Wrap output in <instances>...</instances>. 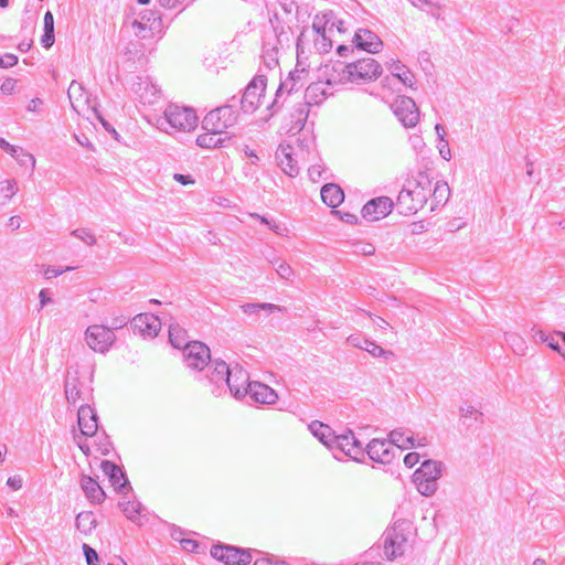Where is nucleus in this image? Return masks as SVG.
Returning a JSON list of instances; mask_svg holds the SVG:
<instances>
[{"label": "nucleus", "mask_w": 565, "mask_h": 565, "mask_svg": "<svg viewBox=\"0 0 565 565\" xmlns=\"http://www.w3.org/2000/svg\"><path fill=\"white\" fill-rule=\"evenodd\" d=\"M341 83H359L375 81L382 74L381 64L372 57L360 58L352 63L338 62L333 65Z\"/></svg>", "instance_id": "nucleus-1"}, {"label": "nucleus", "mask_w": 565, "mask_h": 565, "mask_svg": "<svg viewBox=\"0 0 565 565\" xmlns=\"http://www.w3.org/2000/svg\"><path fill=\"white\" fill-rule=\"evenodd\" d=\"M237 106V96H232L227 104L220 106L205 115L202 120V128L206 131L220 130L223 132L225 129L234 126L238 118Z\"/></svg>", "instance_id": "nucleus-2"}, {"label": "nucleus", "mask_w": 565, "mask_h": 565, "mask_svg": "<svg viewBox=\"0 0 565 565\" xmlns=\"http://www.w3.org/2000/svg\"><path fill=\"white\" fill-rule=\"evenodd\" d=\"M444 463L441 461L427 459L422 462L413 475V481L418 492L425 497L433 495L438 488V479L441 477Z\"/></svg>", "instance_id": "nucleus-3"}, {"label": "nucleus", "mask_w": 565, "mask_h": 565, "mask_svg": "<svg viewBox=\"0 0 565 565\" xmlns=\"http://www.w3.org/2000/svg\"><path fill=\"white\" fill-rule=\"evenodd\" d=\"M412 182H408V186H404L397 196L396 205L399 214L413 215L424 207L430 194V189L426 188H411Z\"/></svg>", "instance_id": "nucleus-4"}, {"label": "nucleus", "mask_w": 565, "mask_h": 565, "mask_svg": "<svg viewBox=\"0 0 565 565\" xmlns=\"http://www.w3.org/2000/svg\"><path fill=\"white\" fill-rule=\"evenodd\" d=\"M253 552L262 554V552L257 550L224 543H217L211 547V556L225 565H247L253 559Z\"/></svg>", "instance_id": "nucleus-5"}, {"label": "nucleus", "mask_w": 565, "mask_h": 565, "mask_svg": "<svg viewBox=\"0 0 565 565\" xmlns=\"http://www.w3.org/2000/svg\"><path fill=\"white\" fill-rule=\"evenodd\" d=\"M267 86V77L265 75H256L247 84L241 97H237L238 105L245 114H253L260 104V99L265 96Z\"/></svg>", "instance_id": "nucleus-6"}, {"label": "nucleus", "mask_w": 565, "mask_h": 565, "mask_svg": "<svg viewBox=\"0 0 565 565\" xmlns=\"http://www.w3.org/2000/svg\"><path fill=\"white\" fill-rule=\"evenodd\" d=\"M163 114L170 127L180 131H190L198 125V116L190 107L170 104Z\"/></svg>", "instance_id": "nucleus-7"}, {"label": "nucleus", "mask_w": 565, "mask_h": 565, "mask_svg": "<svg viewBox=\"0 0 565 565\" xmlns=\"http://www.w3.org/2000/svg\"><path fill=\"white\" fill-rule=\"evenodd\" d=\"M85 339L92 350L106 353L114 344L116 335L104 324H93L86 329Z\"/></svg>", "instance_id": "nucleus-8"}, {"label": "nucleus", "mask_w": 565, "mask_h": 565, "mask_svg": "<svg viewBox=\"0 0 565 565\" xmlns=\"http://www.w3.org/2000/svg\"><path fill=\"white\" fill-rule=\"evenodd\" d=\"M183 355L186 366L196 371H202L212 362L209 347L200 341H193L186 345Z\"/></svg>", "instance_id": "nucleus-9"}, {"label": "nucleus", "mask_w": 565, "mask_h": 565, "mask_svg": "<svg viewBox=\"0 0 565 565\" xmlns=\"http://www.w3.org/2000/svg\"><path fill=\"white\" fill-rule=\"evenodd\" d=\"M392 109L404 127H415L419 120V109L413 98L407 96L398 97Z\"/></svg>", "instance_id": "nucleus-10"}, {"label": "nucleus", "mask_w": 565, "mask_h": 565, "mask_svg": "<svg viewBox=\"0 0 565 565\" xmlns=\"http://www.w3.org/2000/svg\"><path fill=\"white\" fill-rule=\"evenodd\" d=\"M405 522L395 524L391 530L384 533V553L388 559H394L404 553V545L407 542V536L404 534L403 525Z\"/></svg>", "instance_id": "nucleus-11"}, {"label": "nucleus", "mask_w": 565, "mask_h": 565, "mask_svg": "<svg viewBox=\"0 0 565 565\" xmlns=\"http://www.w3.org/2000/svg\"><path fill=\"white\" fill-rule=\"evenodd\" d=\"M93 390L86 385L79 377L77 369H70L64 382V392L68 404L75 405L78 401L85 399V394Z\"/></svg>", "instance_id": "nucleus-12"}, {"label": "nucleus", "mask_w": 565, "mask_h": 565, "mask_svg": "<svg viewBox=\"0 0 565 565\" xmlns=\"http://www.w3.org/2000/svg\"><path fill=\"white\" fill-rule=\"evenodd\" d=\"M131 90L143 105L154 104L161 94L159 86L149 76H136L131 84Z\"/></svg>", "instance_id": "nucleus-13"}, {"label": "nucleus", "mask_w": 565, "mask_h": 565, "mask_svg": "<svg viewBox=\"0 0 565 565\" xmlns=\"http://www.w3.org/2000/svg\"><path fill=\"white\" fill-rule=\"evenodd\" d=\"M248 383L253 382L249 381V373L246 370H244L238 364L231 367L226 377L225 385L236 399H241L247 396Z\"/></svg>", "instance_id": "nucleus-14"}, {"label": "nucleus", "mask_w": 565, "mask_h": 565, "mask_svg": "<svg viewBox=\"0 0 565 565\" xmlns=\"http://www.w3.org/2000/svg\"><path fill=\"white\" fill-rule=\"evenodd\" d=\"M100 467L117 493L125 495L129 491H132L130 482L121 467L110 460H103Z\"/></svg>", "instance_id": "nucleus-15"}, {"label": "nucleus", "mask_w": 565, "mask_h": 565, "mask_svg": "<svg viewBox=\"0 0 565 565\" xmlns=\"http://www.w3.org/2000/svg\"><path fill=\"white\" fill-rule=\"evenodd\" d=\"M394 207V202L388 196L371 199L361 210L362 217L367 221H379L387 216Z\"/></svg>", "instance_id": "nucleus-16"}, {"label": "nucleus", "mask_w": 565, "mask_h": 565, "mask_svg": "<svg viewBox=\"0 0 565 565\" xmlns=\"http://www.w3.org/2000/svg\"><path fill=\"white\" fill-rule=\"evenodd\" d=\"M134 333L142 337H156L161 329V321L152 313H139L130 320Z\"/></svg>", "instance_id": "nucleus-17"}, {"label": "nucleus", "mask_w": 565, "mask_h": 565, "mask_svg": "<svg viewBox=\"0 0 565 565\" xmlns=\"http://www.w3.org/2000/svg\"><path fill=\"white\" fill-rule=\"evenodd\" d=\"M367 457L377 463H391L395 457L394 447L386 439H372L365 447Z\"/></svg>", "instance_id": "nucleus-18"}, {"label": "nucleus", "mask_w": 565, "mask_h": 565, "mask_svg": "<svg viewBox=\"0 0 565 565\" xmlns=\"http://www.w3.org/2000/svg\"><path fill=\"white\" fill-rule=\"evenodd\" d=\"M132 28L138 30L141 38H147L142 32L148 30L152 33H160L163 30L162 18L158 11L143 10L139 13V19L134 20Z\"/></svg>", "instance_id": "nucleus-19"}, {"label": "nucleus", "mask_w": 565, "mask_h": 565, "mask_svg": "<svg viewBox=\"0 0 565 565\" xmlns=\"http://www.w3.org/2000/svg\"><path fill=\"white\" fill-rule=\"evenodd\" d=\"M354 47L371 54L380 52L383 42L380 36L369 29H359L353 36Z\"/></svg>", "instance_id": "nucleus-20"}, {"label": "nucleus", "mask_w": 565, "mask_h": 565, "mask_svg": "<svg viewBox=\"0 0 565 565\" xmlns=\"http://www.w3.org/2000/svg\"><path fill=\"white\" fill-rule=\"evenodd\" d=\"M247 395L254 403L273 405L278 399V394L267 384L253 382L247 385Z\"/></svg>", "instance_id": "nucleus-21"}, {"label": "nucleus", "mask_w": 565, "mask_h": 565, "mask_svg": "<svg viewBox=\"0 0 565 565\" xmlns=\"http://www.w3.org/2000/svg\"><path fill=\"white\" fill-rule=\"evenodd\" d=\"M77 423L83 436L90 437L97 433L98 416L89 405H82L78 408Z\"/></svg>", "instance_id": "nucleus-22"}, {"label": "nucleus", "mask_w": 565, "mask_h": 565, "mask_svg": "<svg viewBox=\"0 0 565 565\" xmlns=\"http://www.w3.org/2000/svg\"><path fill=\"white\" fill-rule=\"evenodd\" d=\"M275 158L278 167L290 178L299 174L297 161L292 158V147L280 143L276 150Z\"/></svg>", "instance_id": "nucleus-23"}, {"label": "nucleus", "mask_w": 565, "mask_h": 565, "mask_svg": "<svg viewBox=\"0 0 565 565\" xmlns=\"http://www.w3.org/2000/svg\"><path fill=\"white\" fill-rule=\"evenodd\" d=\"M79 483L85 497L90 503L100 504L105 501L106 493L96 479L87 475H82Z\"/></svg>", "instance_id": "nucleus-24"}, {"label": "nucleus", "mask_w": 565, "mask_h": 565, "mask_svg": "<svg viewBox=\"0 0 565 565\" xmlns=\"http://www.w3.org/2000/svg\"><path fill=\"white\" fill-rule=\"evenodd\" d=\"M118 507L128 520H130L131 522H134L138 525H142L145 522L148 521L147 515L145 513V511H146L145 507L142 505L141 502H139L137 500L119 501Z\"/></svg>", "instance_id": "nucleus-25"}, {"label": "nucleus", "mask_w": 565, "mask_h": 565, "mask_svg": "<svg viewBox=\"0 0 565 565\" xmlns=\"http://www.w3.org/2000/svg\"><path fill=\"white\" fill-rule=\"evenodd\" d=\"M241 309L245 315L252 317L255 322L258 321L260 311H265L267 315L286 311L285 307L269 302H247L242 305Z\"/></svg>", "instance_id": "nucleus-26"}, {"label": "nucleus", "mask_w": 565, "mask_h": 565, "mask_svg": "<svg viewBox=\"0 0 565 565\" xmlns=\"http://www.w3.org/2000/svg\"><path fill=\"white\" fill-rule=\"evenodd\" d=\"M348 342L354 348L367 351L371 355L375 358L392 355L391 351L384 350L374 341L366 339L362 335L352 334L348 338Z\"/></svg>", "instance_id": "nucleus-27"}, {"label": "nucleus", "mask_w": 565, "mask_h": 565, "mask_svg": "<svg viewBox=\"0 0 565 565\" xmlns=\"http://www.w3.org/2000/svg\"><path fill=\"white\" fill-rule=\"evenodd\" d=\"M386 66L393 77L397 78L407 87H414L416 83L414 74L399 60H391L390 62H386Z\"/></svg>", "instance_id": "nucleus-28"}, {"label": "nucleus", "mask_w": 565, "mask_h": 565, "mask_svg": "<svg viewBox=\"0 0 565 565\" xmlns=\"http://www.w3.org/2000/svg\"><path fill=\"white\" fill-rule=\"evenodd\" d=\"M210 363L211 365L207 364L209 367L206 377L211 383H214L218 388L220 384L226 383V377L231 370V366L222 360H214Z\"/></svg>", "instance_id": "nucleus-29"}, {"label": "nucleus", "mask_w": 565, "mask_h": 565, "mask_svg": "<svg viewBox=\"0 0 565 565\" xmlns=\"http://www.w3.org/2000/svg\"><path fill=\"white\" fill-rule=\"evenodd\" d=\"M321 199L330 207H338L344 200V192L335 183H327L321 188Z\"/></svg>", "instance_id": "nucleus-30"}, {"label": "nucleus", "mask_w": 565, "mask_h": 565, "mask_svg": "<svg viewBox=\"0 0 565 565\" xmlns=\"http://www.w3.org/2000/svg\"><path fill=\"white\" fill-rule=\"evenodd\" d=\"M309 108H310V106H308L303 102L299 103L297 106H295L292 113L290 114L291 126L288 130L289 132L298 134L301 130H303V128L307 124L308 116H309V111H310Z\"/></svg>", "instance_id": "nucleus-31"}, {"label": "nucleus", "mask_w": 565, "mask_h": 565, "mask_svg": "<svg viewBox=\"0 0 565 565\" xmlns=\"http://www.w3.org/2000/svg\"><path fill=\"white\" fill-rule=\"evenodd\" d=\"M299 66L300 63L298 62L296 68L291 71L288 77L282 82L287 83V88H285V92H287L288 95L298 93L305 85L303 79L308 75V72L305 67L299 68Z\"/></svg>", "instance_id": "nucleus-32"}, {"label": "nucleus", "mask_w": 565, "mask_h": 565, "mask_svg": "<svg viewBox=\"0 0 565 565\" xmlns=\"http://www.w3.org/2000/svg\"><path fill=\"white\" fill-rule=\"evenodd\" d=\"M220 130L201 134L196 138V145L205 149L225 147L231 137L222 138Z\"/></svg>", "instance_id": "nucleus-33"}, {"label": "nucleus", "mask_w": 565, "mask_h": 565, "mask_svg": "<svg viewBox=\"0 0 565 565\" xmlns=\"http://www.w3.org/2000/svg\"><path fill=\"white\" fill-rule=\"evenodd\" d=\"M327 97L324 84L322 82L311 83L307 86L303 94V103L308 106L320 105Z\"/></svg>", "instance_id": "nucleus-34"}, {"label": "nucleus", "mask_w": 565, "mask_h": 565, "mask_svg": "<svg viewBox=\"0 0 565 565\" xmlns=\"http://www.w3.org/2000/svg\"><path fill=\"white\" fill-rule=\"evenodd\" d=\"M309 429L312 433V435L323 445H326L329 449L334 448L331 439L335 434L332 431L330 426L321 422L315 420L309 425Z\"/></svg>", "instance_id": "nucleus-35"}, {"label": "nucleus", "mask_w": 565, "mask_h": 565, "mask_svg": "<svg viewBox=\"0 0 565 565\" xmlns=\"http://www.w3.org/2000/svg\"><path fill=\"white\" fill-rule=\"evenodd\" d=\"M388 436L390 439L387 441L391 443L392 447L396 446L401 450L415 447L414 436L412 434L406 435V431L403 429H394Z\"/></svg>", "instance_id": "nucleus-36"}, {"label": "nucleus", "mask_w": 565, "mask_h": 565, "mask_svg": "<svg viewBox=\"0 0 565 565\" xmlns=\"http://www.w3.org/2000/svg\"><path fill=\"white\" fill-rule=\"evenodd\" d=\"M433 204L430 210L435 211L438 206L445 205L450 196V188L445 181H437L433 191Z\"/></svg>", "instance_id": "nucleus-37"}, {"label": "nucleus", "mask_w": 565, "mask_h": 565, "mask_svg": "<svg viewBox=\"0 0 565 565\" xmlns=\"http://www.w3.org/2000/svg\"><path fill=\"white\" fill-rule=\"evenodd\" d=\"M75 525L78 531L87 535L96 527L97 521L92 511H83L76 515Z\"/></svg>", "instance_id": "nucleus-38"}, {"label": "nucleus", "mask_w": 565, "mask_h": 565, "mask_svg": "<svg viewBox=\"0 0 565 565\" xmlns=\"http://www.w3.org/2000/svg\"><path fill=\"white\" fill-rule=\"evenodd\" d=\"M169 341L173 348L183 350L191 343L186 339V331L179 326H170Z\"/></svg>", "instance_id": "nucleus-39"}, {"label": "nucleus", "mask_w": 565, "mask_h": 565, "mask_svg": "<svg viewBox=\"0 0 565 565\" xmlns=\"http://www.w3.org/2000/svg\"><path fill=\"white\" fill-rule=\"evenodd\" d=\"M333 18L334 13L332 11H328L321 15L317 14L313 19L312 29L320 35V38H322V41H327L326 29Z\"/></svg>", "instance_id": "nucleus-40"}, {"label": "nucleus", "mask_w": 565, "mask_h": 565, "mask_svg": "<svg viewBox=\"0 0 565 565\" xmlns=\"http://www.w3.org/2000/svg\"><path fill=\"white\" fill-rule=\"evenodd\" d=\"M351 440H353V431L351 429H348L343 434L334 435L331 439L334 448L331 450H339L341 454L347 456V448L351 447Z\"/></svg>", "instance_id": "nucleus-41"}, {"label": "nucleus", "mask_w": 565, "mask_h": 565, "mask_svg": "<svg viewBox=\"0 0 565 565\" xmlns=\"http://www.w3.org/2000/svg\"><path fill=\"white\" fill-rule=\"evenodd\" d=\"M505 341L516 355H524L527 345L522 337L516 333H505Z\"/></svg>", "instance_id": "nucleus-42"}, {"label": "nucleus", "mask_w": 565, "mask_h": 565, "mask_svg": "<svg viewBox=\"0 0 565 565\" xmlns=\"http://www.w3.org/2000/svg\"><path fill=\"white\" fill-rule=\"evenodd\" d=\"M351 447L347 448V456L358 462H363L365 458V448L362 443L353 434V440L350 441Z\"/></svg>", "instance_id": "nucleus-43"}, {"label": "nucleus", "mask_w": 565, "mask_h": 565, "mask_svg": "<svg viewBox=\"0 0 565 565\" xmlns=\"http://www.w3.org/2000/svg\"><path fill=\"white\" fill-rule=\"evenodd\" d=\"M285 88H287V83H280L276 90L274 100L267 107V110L269 111L268 117H273L281 109L284 104L280 103V98L285 93Z\"/></svg>", "instance_id": "nucleus-44"}, {"label": "nucleus", "mask_w": 565, "mask_h": 565, "mask_svg": "<svg viewBox=\"0 0 565 565\" xmlns=\"http://www.w3.org/2000/svg\"><path fill=\"white\" fill-rule=\"evenodd\" d=\"M71 235L83 241L88 246H93L96 244V237L93 234V232L88 228H85V227L76 228V230L72 231Z\"/></svg>", "instance_id": "nucleus-45"}, {"label": "nucleus", "mask_w": 565, "mask_h": 565, "mask_svg": "<svg viewBox=\"0 0 565 565\" xmlns=\"http://www.w3.org/2000/svg\"><path fill=\"white\" fill-rule=\"evenodd\" d=\"M461 418L469 419L471 416H473L475 422L482 423L483 422V414L479 411H477L473 406H461L459 408Z\"/></svg>", "instance_id": "nucleus-46"}, {"label": "nucleus", "mask_w": 565, "mask_h": 565, "mask_svg": "<svg viewBox=\"0 0 565 565\" xmlns=\"http://www.w3.org/2000/svg\"><path fill=\"white\" fill-rule=\"evenodd\" d=\"M273 265L275 266V270L278 276L282 279L289 280L294 275V270L286 262L276 260Z\"/></svg>", "instance_id": "nucleus-47"}, {"label": "nucleus", "mask_w": 565, "mask_h": 565, "mask_svg": "<svg viewBox=\"0 0 565 565\" xmlns=\"http://www.w3.org/2000/svg\"><path fill=\"white\" fill-rule=\"evenodd\" d=\"M83 552L86 558L87 565H100V558L97 552L88 544H83Z\"/></svg>", "instance_id": "nucleus-48"}, {"label": "nucleus", "mask_w": 565, "mask_h": 565, "mask_svg": "<svg viewBox=\"0 0 565 565\" xmlns=\"http://www.w3.org/2000/svg\"><path fill=\"white\" fill-rule=\"evenodd\" d=\"M35 24H36V14L32 13L31 10H29V8L25 7L24 15H23L22 23H21V29L22 30L29 29L32 31V30H34Z\"/></svg>", "instance_id": "nucleus-49"}, {"label": "nucleus", "mask_w": 565, "mask_h": 565, "mask_svg": "<svg viewBox=\"0 0 565 565\" xmlns=\"http://www.w3.org/2000/svg\"><path fill=\"white\" fill-rule=\"evenodd\" d=\"M0 148L15 159H19V152H22V148L11 145L2 137H0Z\"/></svg>", "instance_id": "nucleus-50"}, {"label": "nucleus", "mask_w": 565, "mask_h": 565, "mask_svg": "<svg viewBox=\"0 0 565 565\" xmlns=\"http://www.w3.org/2000/svg\"><path fill=\"white\" fill-rule=\"evenodd\" d=\"M18 186L15 180H7L6 184L1 188V192L6 200H10L17 192Z\"/></svg>", "instance_id": "nucleus-51"}, {"label": "nucleus", "mask_w": 565, "mask_h": 565, "mask_svg": "<svg viewBox=\"0 0 565 565\" xmlns=\"http://www.w3.org/2000/svg\"><path fill=\"white\" fill-rule=\"evenodd\" d=\"M18 56L12 53H7L4 55H0V67L9 68L14 66L18 63Z\"/></svg>", "instance_id": "nucleus-52"}, {"label": "nucleus", "mask_w": 565, "mask_h": 565, "mask_svg": "<svg viewBox=\"0 0 565 565\" xmlns=\"http://www.w3.org/2000/svg\"><path fill=\"white\" fill-rule=\"evenodd\" d=\"M412 189H422V188H426V189H430V180L428 178V175L424 172H420L417 177V179L415 180L414 183H412L411 185Z\"/></svg>", "instance_id": "nucleus-53"}, {"label": "nucleus", "mask_w": 565, "mask_h": 565, "mask_svg": "<svg viewBox=\"0 0 565 565\" xmlns=\"http://www.w3.org/2000/svg\"><path fill=\"white\" fill-rule=\"evenodd\" d=\"M129 321V317L126 316H118L111 319L110 324L106 326L108 329H110L113 332L114 330L121 329L125 327Z\"/></svg>", "instance_id": "nucleus-54"}, {"label": "nucleus", "mask_w": 565, "mask_h": 565, "mask_svg": "<svg viewBox=\"0 0 565 565\" xmlns=\"http://www.w3.org/2000/svg\"><path fill=\"white\" fill-rule=\"evenodd\" d=\"M180 544L184 551L192 553H196L200 546L199 542L192 539H182L180 540Z\"/></svg>", "instance_id": "nucleus-55"}, {"label": "nucleus", "mask_w": 565, "mask_h": 565, "mask_svg": "<svg viewBox=\"0 0 565 565\" xmlns=\"http://www.w3.org/2000/svg\"><path fill=\"white\" fill-rule=\"evenodd\" d=\"M71 269H72V267H66L65 269H63V268H58L55 266H47L46 269L44 270V276L46 279H51L53 277H57V276L62 275L66 270H71Z\"/></svg>", "instance_id": "nucleus-56"}, {"label": "nucleus", "mask_w": 565, "mask_h": 565, "mask_svg": "<svg viewBox=\"0 0 565 565\" xmlns=\"http://www.w3.org/2000/svg\"><path fill=\"white\" fill-rule=\"evenodd\" d=\"M15 85L17 81L14 78H6L0 86V90L6 95H10L14 92Z\"/></svg>", "instance_id": "nucleus-57"}, {"label": "nucleus", "mask_w": 565, "mask_h": 565, "mask_svg": "<svg viewBox=\"0 0 565 565\" xmlns=\"http://www.w3.org/2000/svg\"><path fill=\"white\" fill-rule=\"evenodd\" d=\"M55 41L54 31H44L41 36V44L44 49H50Z\"/></svg>", "instance_id": "nucleus-58"}, {"label": "nucleus", "mask_w": 565, "mask_h": 565, "mask_svg": "<svg viewBox=\"0 0 565 565\" xmlns=\"http://www.w3.org/2000/svg\"><path fill=\"white\" fill-rule=\"evenodd\" d=\"M414 7L425 10L426 8H439V4L431 0H408Z\"/></svg>", "instance_id": "nucleus-59"}, {"label": "nucleus", "mask_w": 565, "mask_h": 565, "mask_svg": "<svg viewBox=\"0 0 565 565\" xmlns=\"http://www.w3.org/2000/svg\"><path fill=\"white\" fill-rule=\"evenodd\" d=\"M419 459H420L419 454H417V452H408L404 457V465L407 468H413L415 465H417L419 462Z\"/></svg>", "instance_id": "nucleus-60"}, {"label": "nucleus", "mask_w": 565, "mask_h": 565, "mask_svg": "<svg viewBox=\"0 0 565 565\" xmlns=\"http://www.w3.org/2000/svg\"><path fill=\"white\" fill-rule=\"evenodd\" d=\"M308 174L313 182L319 181V179L322 177L321 167L319 164L310 166L308 169Z\"/></svg>", "instance_id": "nucleus-61"}, {"label": "nucleus", "mask_w": 565, "mask_h": 565, "mask_svg": "<svg viewBox=\"0 0 565 565\" xmlns=\"http://www.w3.org/2000/svg\"><path fill=\"white\" fill-rule=\"evenodd\" d=\"M546 344L550 349L561 354L565 360V353L562 351V347L559 345L558 341L555 340L554 334H550V339L546 341Z\"/></svg>", "instance_id": "nucleus-62"}, {"label": "nucleus", "mask_w": 565, "mask_h": 565, "mask_svg": "<svg viewBox=\"0 0 565 565\" xmlns=\"http://www.w3.org/2000/svg\"><path fill=\"white\" fill-rule=\"evenodd\" d=\"M254 565H288L285 561H275L273 557H262L254 562Z\"/></svg>", "instance_id": "nucleus-63"}, {"label": "nucleus", "mask_w": 565, "mask_h": 565, "mask_svg": "<svg viewBox=\"0 0 565 565\" xmlns=\"http://www.w3.org/2000/svg\"><path fill=\"white\" fill-rule=\"evenodd\" d=\"M22 483H23V480H22L21 476H18V475L9 477L7 480L8 487H10L12 490L21 489Z\"/></svg>", "instance_id": "nucleus-64"}]
</instances>
